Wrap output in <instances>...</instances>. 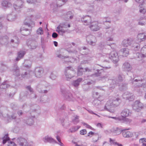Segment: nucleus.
<instances>
[{"label": "nucleus", "mask_w": 146, "mask_h": 146, "mask_svg": "<svg viewBox=\"0 0 146 146\" xmlns=\"http://www.w3.org/2000/svg\"><path fill=\"white\" fill-rule=\"evenodd\" d=\"M121 102V100L119 97L117 96L113 97L111 100L107 102L104 108L106 110L112 112V111L111 109V108L118 106Z\"/></svg>", "instance_id": "f257e3e1"}, {"label": "nucleus", "mask_w": 146, "mask_h": 146, "mask_svg": "<svg viewBox=\"0 0 146 146\" xmlns=\"http://www.w3.org/2000/svg\"><path fill=\"white\" fill-rule=\"evenodd\" d=\"M37 95L34 93H29L27 91L21 92L20 94V100L22 102L26 100L27 98L35 99L37 98Z\"/></svg>", "instance_id": "f03ea898"}, {"label": "nucleus", "mask_w": 146, "mask_h": 146, "mask_svg": "<svg viewBox=\"0 0 146 146\" xmlns=\"http://www.w3.org/2000/svg\"><path fill=\"white\" fill-rule=\"evenodd\" d=\"M76 73L75 70L71 66H68L66 68L65 74L67 78L70 79L73 77Z\"/></svg>", "instance_id": "7ed1b4c3"}, {"label": "nucleus", "mask_w": 146, "mask_h": 146, "mask_svg": "<svg viewBox=\"0 0 146 146\" xmlns=\"http://www.w3.org/2000/svg\"><path fill=\"white\" fill-rule=\"evenodd\" d=\"M24 25H27L30 29L25 28L24 27H22L20 29V32L21 34L25 36H27L29 35L31 33V30L30 29L31 28V24L30 23H28L26 21L24 22Z\"/></svg>", "instance_id": "20e7f679"}, {"label": "nucleus", "mask_w": 146, "mask_h": 146, "mask_svg": "<svg viewBox=\"0 0 146 146\" xmlns=\"http://www.w3.org/2000/svg\"><path fill=\"white\" fill-rule=\"evenodd\" d=\"M143 104L138 100L135 102L132 105L133 110L136 112H139L143 108Z\"/></svg>", "instance_id": "39448f33"}, {"label": "nucleus", "mask_w": 146, "mask_h": 146, "mask_svg": "<svg viewBox=\"0 0 146 146\" xmlns=\"http://www.w3.org/2000/svg\"><path fill=\"white\" fill-rule=\"evenodd\" d=\"M66 1L65 0H57L56 4H52L51 5V7L53 8V11L55 12L56 11L57 7H60L63 5Z\"/></svg>", "instance_id": "423d86ee"}, {"label": "nucleus", "mask_w": 146, "mask_h": 146, "mask_svg": "<svg viewBox=\"0 0 146 146\" xmlns=\"http://www.w3.org/2000/svg\"><path fill=\"white\" fill-rule=\"evenodd\" d=\"M109 58L114 63H116L119 61L118 56L117 53L115 51H112L109 55Z\"/></svg>", "instance_id": "0eeeda50"}, {"label": "nucleus", "mask_w": 146, "mask_h": 146, "mask_svg": "<svg viewBox=\"0 0 146 146\" xmlns=\"http://www.w3.org/2000/svg\"><path fill=\"white\" fill-rule=\"evenodd\" d=\"M49 86L46 87L40 84L38 85L36 87L37 90L40 93H46L49 90Z\"/></svg>", "instance_id": "6e6552de"}, {"label": "nucleus", "mask_w": 146, "mask_h": 146, "mask_svg": "<svg viewBox=\"0 0 146 146\" xmlns=\"http://www.w3.org/2000/svg\"><path fill=\"white\" fill-rule=\"evenodd\" d=\"M86 39L89 44L92 46L95 45L96 40L95 36L92 35H88L86 37Z\"/></svg>", "instance_id": "1a4fd4ad"}, {"label": "nucleus", "mask_w": 146, "mask_h": 146, "mask_svg": "<svg viewBox=\"0 0 146 146\" xmlns=\"http://www.w3.org/2000/svg\"><path fill=\"white\" fill-rule=\"evenodd\" d=\"M114 46H115L114 44L113 43H111V44H107V45H106L104 43L100 42L99 44L98 48L99 49L102 50L105 47L106 48H108L109 49H113L114 48Z\"/></svg>", "instance_id": "9d476101"}, {"label": "nucleus", "mask_w": 146, "mask_h": 146, "mask_svg": "<svg viewBox=\"0 0 146 146\" xmlns=\"http://www.w3.org/2000/svg\"><path fill=\"white\" fill-rule=\"evenodd\" d=\"M11 37V35H10L8 36L6 35L2 36L0 38V42L2 44L7 45L9 43V39Z\"/></svg>", "instance_id": "9b49d317"}, {"label": "nucleus", "mask_w": 146, "mask_h": 146, "mask_svg": "<svg viewBox=\"0 0 146 146\" xmlns=\"http://www.w3.org/2000/svg\"><path fill=\"white\" fill-rule=\"evenodd\" d=\"M81 21L84 24L88 25L91 23L92 20L90 16L89 15H86L82 17L81 19Z\"/></svg>", "instance_id": "f8f14e48"}, {"label": "nucleus", "mask_w": 146, "mask_h": 146, "mask_svg": "<svg viewBox=\"0 0 146 146\" xmlns=\"http://www.w3.org/2000/svg\"><path fill=\"white\" fill-rule=\"evenodd\" d=\"M123 137H138L139 136V133L138 132L132 133L131 132L127 131H124L123 132Z\"/></svg>", "instance_id": "ddd939ff"}, {"label": "nucleus", "mask_w": 146, "mask_h": 146, "mask_svg": "<svg viewBox=\"0 0 146 146\" xmlns=\"http://www.w3.org/2000/svg\"><path fill=\"white\" fill-rule=\"evenodd\" d=\"M27 45L29 47L32 49H35L37 46V42L35 40H30L27 43Z\"/></svg>", "instance_id": "4468645a"}, {"label": "nucleus", "mask_w": 146, "mask_h": 146, "mask_svg": "<svg viewBox=\"0 0 146 146\" xmlns=\"http://www.w3.org/2000/svg\"><path fill=\"white\" fill-rule=\"evenodd\" d=\"M12 71L13 72V74L17 76H19L20 75V73L19 68L16 64H14L13 66Z\"/></svg>", "instance_id": "2eb2a0df"}, {"label": "nucleus", "mask_w": 146, "mask_h": 146, "mask_svg": "<svg viewBox=\"0 0 146 146\" xmlns=\"http://www.w3.org/2000/svg\"><path fill=\"white\" fill-rule=\"evenodd\" d=\"M90 26V29L94 31H96L99 30L100 27L98 26V23L97 22H93L91 23Z\"/></svg>", "instance_id": "dca6fc26"}, {"label": "nucleus", "mask_w": 146, "mask_h": 146, "mask_svg": "<svg viewBox=\"0 0 146 146\" xmlns=\"http://www.w3.org/2000/svg\"><path fill=\"white\" fill-rule=\"evenodd\" d=\"M131 111L128 109H124L121 113V115L123 117H125L130 115Z\"/></svg>", "instance_id": "f3484780"}, {"label": "nucleus", "mask_w": 146, "mask_h": 146, "mask_svg": "<svg viewBox=\"0 0 146 146\" xmlns=\"http://www.w3.org/2000/svg\"><path fill=\"white\" fill-rule=\"evenodd\" d=\"M61 92L64 94L66 99L68 101H71L73 100V97L72 94L69 92H67L66 93L65 91L62 90Z\"/></svg>", "instance_id": "a211bd4d"}, {"label": "nucleus", "mask_w": 146, "mask_h": 146, "mask_svg": "<svg viewBox=\"0 0 146 146\" xmlns=\"http://www.w3.org/2000/svg\"><path fill=\"white\" fill-rule=\"evenodd\" d=\"M35 118V116H31V117H29L27 119L26 118L25 119H24L23 122L27 125H31L34 123V120L33 119V118Z\"/></svg>", "instance_id": "6ab92c4d"}, {"label": "nucleus", "mask_w": 146, "mask_h": 146, "mask_svg": "<svg viewBox=\"0 0 146 146\" xmlns=\"http://www.w3.org/2000/svg\"><path fill=\"white\" fill-rule=\"evenodd\" d=\"M11 38H10L11 39L10 41H9V44H15L18 45L19 43V38L18 37L15 36H12L11 35Z\"/></svg>", "instance_id": "aec40b11"}, {"label": "nucleus", "mask_w": 146, "mask_h": 146, "mask_svg": "<svg viewBox=\"0 0 146 146\" xmlns=\"http://www.w3.org/2000/svg\"><path fill=\"white\" fill-rule=\"evenodd\" d=\"M130 46H131V49L135 51H137L140 49L139 44L132 40Z\"/></svg>", "instance_id": "412c9836"}, {"label": "nucleus", "mask_w": 146, "mask_h": 146, "mask_svg": "<svg viewBox=\"0 0 146 146\" xmlns=\"http://www.w3.org/2000/svg\"><path fill=\"white\" fill-rule=\"evenodd\" d=\"M23 1L22 0H18L16 3L14 5V7L15 10L22 8L23 6Z\"/></svg>", "instance_id": "4be33fe9"}, {"label": "nucleus", "mask_w": 146, "mask_h": 146, "mask_svg": "<svg viewBox=\"0 0 146 146\" xmlns=\"http://www.w3.org/2000/svg\"><path fill=\"white\" fill-rule=\"evenodd\" d=\"M137 40L138 42L144 41L146 39V35L145 33H140L137 36Z\"/></svg>", "instance_id": "5701e85b"}, {"label": "nucleus", "mask_w": 146, "mask_h": 146, "mask_svg": "<svg viewBox=\"0 0 146 146\" xmlns=\"http://www.w3.org/2000/svg\"><path fill=\"white\" fill-rule=\"evenodd\" d=\"M42 68L41 67H36L35 69V74L36 77H40L43 72Z\"/></svg>", "instance_id": "b1692460"}, {"label": "nucleus", "mask_w": 146, "mask_h": 146, "mask_svg": "<svg viewBox=\"0 0 146 146\" xmlns=\"http://www.w3.org/2000/svg\"><path fill=\"white\" fill-rule=\"evenodd\" d=\"M83 81L82 78H79L76 80H73L72 82V84L75 87H77L80 85V83Z\"/></svg>", "instance_id": "393cba45"}, {"label": "nucleus", "mask_w": 146, "mask_h": 146, "mask_svg": "<svg viewBox=\"0 0 146 146\" xmlns=\"http://www.w3.org/2000/svg\"><path fill=\"white\" fill-rule=\"evenodd\" d=\"M122 68L124 70L128 71H130L132 69L131 66L128 62H125L123 64Z\"/></svg>", "instance_id": "a878e982"}, {"label": "nucleus", "mask_w": 146, "mask_h": 146, "mask_svg": "<svg viewBox=\"0 0 146 146\" xmlns=\"http://www.w3.org/2000/svg\"><path fill=\"white\" fill-rule=\"evenodd\" d=\"M111 118L113 119H115L117 120L121 121L125 123H129L131 121V119H129L128 118H126L125 117H123L122 119H121L120 117L116 118L114 117H111Z\"/></svg>", "instance_id": "bb28decb"}, {"label": "nucleus", "mask_w": 146, "mask_h": 146, "mask_svg": "<svg viewBox=\"0 0 146 146\" xmlns=\"http://www.w3.org/2000/svg\"><path fill=\"white\" fill-rule=\"evenodd\" d=\"M139 25L143 26L146 24V19L145 17H140L137 20Z\"/></svg>", "instance_id": "cd10ccee"}, {"label": "nucleus", "mask_w": 146, "mask_h": 146, "mask_svg": "<svg viewBox=\"0 0 146 146\" xmlns=\"http://www.w3.org/2000/svg\"><path fill=\"white\" fill-rule=\"evenodd\" d=\"M131 39H127L123 40L122 43V44L125 47H127L129 46H130L132 41Z\"/></svg>", "instance_id": "c85d7f7f"}, {"label": "nucleus", "mask_w": 146, "mask_h": 146, "mask_svg": "<svg viewBox=\"0 0 146 146\" xmlns=\"http://www.w3.org/2000/svg\"><path fill=\"white\" fill-rule=\"evenodd\" d=\"M43 140L45 143H56V141L52 137H44Z\"/></svg>", "instance_id": "c756f323"}, {"label": "nucleus", "mask_w": 146, "mask_h": 146, "mask_svg": "<svg viewBox=\"0 0 146 146\" xmlns=\"http://www.w3.org/2000/svg\"><path fill=\"white\" fill-rule=\"evenodd\" d=\"M25 53V52L23 51H19L18 53V56L16 58V61H18L23 58Z\"/></svg>", "instance_id": "7c9ffc66"}, {"label": "nucleus", "mask_w": 146, "mask_h": 146, "mask_svg": "<svg viewBox=\"0 0 146 146\" xmlns=\"http://www.w3.org/2000/svg\"><path fill=\"white\" fill-rule=\"evenodd\" d=\"M7 83V81L4 82L0 86V88L3 89H6L9 88L10 86V85Z\"/></svg>", "instance_id": "2f4dec72"}, {"label": "nucleus", "mask_w": 146, "mask_h": 146, "mask_svg": "<svg viewBox=\"0 0 146 146\" xmlns=\"http://www.w3.org/2000/svg\"><path fill=\"white\" fill-rule=\"evenodd\" d=\"M73 15L71 11H69L65 15V19L66 20L72 19L73 17Z\"/></svg>", "instance_id": "473e14b6"}, {"label": "nucleus", "mask_w": 146, "mask_h": 146, "mask_svg": "<svg viewBox=\"0 0 146 146\" xmlns=\"http://www.w3.org/2000/svg\"><path fill=\"white\" fill-rule=\"evenodd\" d=\"M123 56H127L129 54V50L127 48H123L121 50Z\"/></svg>", "instance_id": "72a5a7b5"}, {"label": "nucleus", "mask_w": 146, "mask_h": 146, "mask_svg": "<svg viewBox=\"0 0 146 146\" xmlns=\"http://www.w3.org/2000/svg\"><path fill=\"white\" fill-rule=\"evenodd\" d=\"M129 129H121L119 128H117L114 131V133L117 135H118L122 133L123 135V132L124 131H127V130Z\"/></svg>", "instance_id": "f704fd0d"}, {"label": "nucleus", "mask_w": 146, "mask_h": 146, "mask_svg": "<svg viewBox=\"0 0 146 146\" xmlns=\"http://www.w3.org/2000/svg\"><path fill=\"white\" fill-rule=\"evenodd\" d=\"M2 5L3 7H9L11 6V4L7 1H3L2 2Z\"/></svg>", "instance_id": "c9c22d12"}, {"label": "nucleus", "mask_w": 146, "mask_h": 146, "mask_svg": "<svg viewBox=\"0 0 146 146\" xmlns=\"http://www.w3.org/2000/svg\"><path fill=\"white\" fill-rule=\"evenodd\" d=\"M83 72H84V68L80 67L79 66L77 67V74L78 76H82L83 74Z\"/></svg>", "instance_id": "e433bc0d"}, {"label": "nucleus", "mask_w": 146, "mask_h": 146, "mask_svg": "<svg viewBox=\"0 0 146 146\" xmlns=\"http://www.w3.org/2000/svg\"><path fill=\"white\" fill-rule=\"evenodd\" d=\"M119 88L121 91L125 90L127 89V84L125 83L119 84Z\"/></svg>", "instance_id": "4c0bfd02"}, {"label": "nucleus", "mask_w": 146, "mask_h": 146, "mask_svg": "<svg viewBox=\"0 0 146 146\" xmlns=\"http://www.w3.org/2000/svg\"><path fill=\"white\" fill-rule=\"evenodd\" d=\"M7 20L10 21H12L16 19V16L13 14H10L8 15L7 17Z\"/></svg>", "instance_id": "58836bf2"}, {"label": "nucleus", "mask_w": 146, "mask_h": 146, "mask_svg": "<svg viewBox=\"0 0 146 146\" xmlns=\"http://www.w3.org/2000/svg\"><path fill=\"white\" fill-rule=\"evenodd\" d=\"M16 114L13 113L11 115H9L7 116V120L8 122L11 121L12 120L15 119L16 118Z\"/></svg>", "instance_id": "ea45409f"}, {"label": "nucleus", "mask_w": 146, "mask_h": 146, "mask_svg": "<svg viewBox=\"0 0 146 146\" xmlns=\"http://www.w3.org/2000/svg\"><path fill=\"white\" fill-rule=\"evenodd\" d=\"M57 76L58 74L57 72H56L53 71L51 72L50 77L52 79L54 80L56 79Z\"/></svg>", "instance_id": "a19ab883"}, {"label": "nucleus", "mask_w": 146, "mask_h": 146, "mask_svg": "<svg viewBox=\"0 0 146 146\" xmlns=\"http://www.w3.org/2000/svg\"><path fill=\"white\" fill-rule=\"evenodd\" d=\"M32 62L29 60H27L25 61L24 66L27 68H29L31 66Z\"/></svg>", "instance_id": "79ce46f5"}, {"label": "nucleus", "mask_w": 146, "mask_h": 146, "mask_svg": "<svg viewBox=\"0 0 146 146\" xmlns=\"http://www.w3.org/2000/svg\"><path fill=\"white\" fill-rule=\"evenodd\" d=\"M117 84H119L117 80L116 79H113L110 83V85L112 86L111 87L114 88Z\"/></svg>", "instance_id": "37998d69"}, {"label": "nucleus", "mask_w": 146, "mask_h": 146, "mask_svg": "<svg viewBox=\"0 0 146 146\" xmlns=\"http://www.w3.org/2000/svg\"><path fill=\"white\" fill-rule=\"evenodd\" d=\"M93 104L96 107H98L101 104V101L98 99L94 100L93 102Z\"/></svg>", "instance_id": "c03bdc74"}, {"label": "nucleus", "mask_w": 146, "mask_h": 146, "mask_svg": "<svg viewBox=\"0 0 146 146\" xmlns=\"http://www.w3.org/2000/svg\"><path fill=\"white\" fill-rule=\"evenodd\" d=\"M74 117V118L72 119V121L74 124H76L79 122V116L77 115H75Z\"/></svg>", "instance_id": "a18cd8bd"}, {"label": "nucleus", "mask_w": 146, "mask_h": 146, "mask_svg": "<svg viewBox=\"0 0 146 146\" xmlns=\"http://www.w3.org/2000/svg\"><path fill=\"white\" fill-rule=\"evenodd\" d=\"M2 139L3 140V144H5L6 143H8L11 141L10 137H2Z\"/></svg>", "instance_id": "49530a36"}, {"label": "nucleus", "mask_w": 146, "mask_h": 146, "mask_svg": "<svg viewBox=\"0 0 146 146\" xmlns=\"http://www.w3.org/2000/svg\"><path fill=\"white\" fill-rule=\"evenodd\" d=\"M66 25L65 24H60V25L57 27V29L60 31H65L63 29V28L66 27Z\"/></svg>", "instance_id": "de8ad7c7"}, {"label": "nucleus", "mask_w": 146, "mask_h": 146, "mask_svg": "<svg viewBox=\"0 0 146 146\" xmlns=\"http://www.w3.org/2000/svg\"><path fill=\"white\" fill-rule=\"evenodd\" d=\"M141 52L142 54V57H146V49L144 48H142L141 50Z\"/></svg>", "instance_id": "09e8293b"}, {"label": "nucleus", "mask_w": 146, "mask_h": 146, "mask_svg": "<svg viewBox=\"0 0 146 146\" xmlns=\"http://www.w3.org/2000/svg\"><path fill=\"white\" fill-rule=\"evenodd\" d=\"M131 94H133L132 93H130L129 92H125L123 95L124 97H125L126 100H127Z\"/></svg>", "instance_id": "8fccbe9b"}, {"label": "nucleus", "mask_w": 146, "mask_h": 146, "mask_svg": "<svg viewBox=\"0 0 146 146\" xmlns=\"http://www.w3.org/2000/svg\"><path fill=\"white\" fill-rule=\"evenodd\" d=\"M117 80V82L119 84V82H122L123 80V78L122 77V75L119 74L118 76Z\"/></svg>", "instance_id": "3c124183"}, {"label": "nucleus", "mask_w": 146, "mask_h": 146, "mask_svg": "<svg viewBox=\"0 0 146 146\" xmlns=\"http://www.w3.org/2000/svg\"><path fill=\"white\" fill-rule=\"evenodd\" d=\"M109 142L110 145H116V144H117V142L115 141V140L111 138H110Z\"/></svg>", "instance_id": "603ef678"}, {"label": "nucleus", "mask_w": 146, "mask_h": 146, "mask_svg": "<svg viewBox=\"0 0 146 146\" xmlns=\"http://www.w3.org/2000/svg\"><path fill=\"white\" fill-rule=\"evenodd\" d=\"M25 88L26 89L29 91L30 92V93L34 92V91L33 89L30 86H27L25 87Z\"/></svg>", "instance_id": "864d4df0"}, {"label": "nucleus", "mask_w": 146, "mask_h": 146, "mask_svg": "<svg viewBox=\"0 0 146 146\" xmlns=\"http://www.w3.org/2000/svg\"><path fill=\"white\" fill-rule=\"evenodd\" d=\"M21 76L23 78H28L29 77V74L27 72H25L24 73H22Z\"/></svg>", "instance_id": "5fc2aeb1"}, {"label": "nucleus", "mask_w": 146, "mask_h": 146, "mask_svg": "<svg viewBox=\"0 0 146 146\" xmlns=\"http://www.w3.org/2000/svg\"><path fill=\"white\" fill-rule=\"evenodd\" d=\"M36 32L38 34L42 35L43 34V31L42 28L40 27L37 30Z\"/></svg>", "instance_id": "6e6d98bb"}, {"label": "nucleus", "mask_w": 146, "mask_h": 146, "mask_svg": "<svg viewBox=\"0 0 146 146\" xmlns=\"http://www.w3.org/2000/svg\"><path fill=\"white\" fill-rule=\"evenodd\" d=\"M82 88L84 91H88L89 89V87L88 85L84 84L82 85Z\"/></svg>", "instance_id": "4d7b16f0"}, {"label": "nucleus", "mask_w": 146, "mask_h": 146, "mask_svg": "<svg viewBox=\"0 0 146 146\" xmlns=\"http://www.w3.org/2000/svg\"><path fill=\"white\" fill-rule=\"evenodd\" d=\"M136 2L139 3L140 4L139 6L140 5L142 6L144 5V0H135Z\"/></svg>", "instance_id": "13d9d810"}, {"label": "nucleus", "mask_w": 146, "mask_h": 146, "mask_svg": "<svg viewBox=\"0 0 146 146\" xmlns=\"http://www.w3.org/2000/svg\"><path fill=\"white\" fill-rule=\"evenodd\" d=\"M146 11V10L144 8L141 7L140 10H139V12L140 13L144 14Z\"/></svg>", "instance_id": "bf43d9fd"}, {"label": "nucleus", "mask_w": 146, "mask_h": 146, "mask_svg": "<svg viewBox=\"0 0 146 146\" xmlns=\"http://www.w3.org/2000/svg\"><path fill=\"white\" fill-rule=\"evenodd\" d=\"M137 86L139 87H141L142 88L146 87V84L145 83H142V84H137Z\"/></svg>", "instance_id": "052dcab7"}, {"label": "nucleus", "mask_w": 146, "mask_h": 146, "mask_svg": "<svg viewBox=\"0 0 146 146\" xmlns=\"http://www.w3.org/2000/svg\"><path fill=\"white\" fill-rule=\"evenodd\" d=\"M82 124H83L84 125H86V127L89 129H91L92 130H93L94 129L91 126L89 125L88 124L84 123H82Z\"/></svg>", "instance_id": "680f3d73"}, {"label": "nucleus", "mask_w": 146, "mask_h": 146, "mask_svg": "<svg viewBox=\"0 0 146 146\" xmlns=\"http://www.w3.org/2000/svg\"><path fill=\"white\" fill-rule=\"evenodd\" d=\"M37 0H27V1L29 3L32 4L37 2Z\"/></svg>", "instance_id": "e2e57ef3"}, {"label": "nucleus", "mask_w": 146, "mask_h": 146, "mask_svg": "<svg viewBox=\"0 0 146 146\" xmlns=\"http://www.w3.org/2000/svg\"><path fill=\"white\" fill-rule=\"evenodd\" d=\"M57 57L63 59L66 58H68L69 57V56H64L60 54L57 56Z\"/></svg>", "instance_id": "0e129e2a"}, {"label": "nucleus", "mask_w": 146, "mask_h": 146, "mask_svg": "<svg viewBox=\"0 0 146 146\" xmlns=\"http://www.w3.org/2000/svg\"><path fill=\"white\" fill-rule=\"evenodd\" d=\"M80 133L82 135H84L86 134L87 131L85 129H83L80 131Z\"/></svg>", "instance_id": "69168bd1"}, {"label": "nucleus", "mask_w": 146, "mask_h": 146, "mask_svg": "<svg viewBox=\"0 0 146 146\" xmlns=\"http://www.w3.org/2000/svg\"><path fill=\"white\" fill-rule=\"evenodd\" d=\"M7 146H16V145L13 142L11 141L7 144Z\"/></svg>", "instance_id": "338daca9"}, {"label": "nucleus", "mask_w": 146, "mask_h": 146, "mask_svg": "<svg viewBox=\"0 0 146 146\" xmlns=\"http://www.w3.org/2000/svg\"><path fill=\"white\" fill-rule=\"evenodd\" d=\"M146 142V138H143L139 139L140 143H143L144 142Z\"/></svg>", "instance_id": "774afa93"}]
</instances>
